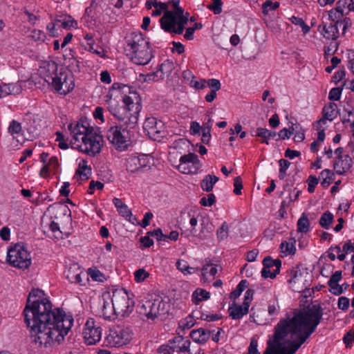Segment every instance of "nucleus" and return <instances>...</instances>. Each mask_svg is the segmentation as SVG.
Instances as JSON below:
<instances>
[{"instance_id": "603ef678", "label": "nucleus", "mask_w": 354, "mask_h": 354, "mask_svg": "<svg viewBox=\"0 0 354 354\" xmlns=\"http://www.w3.org/2000/svg\"><path fill=\"white\" fill-rule=\"evenodd\" d=\"M342 91V88L336 87L333 88L328 94V98L330 100L337 101L339 100Z\"/></svg>"}, {"instance_id": "6ab92c4d", "label": "nucleus", "mask_w": 354, "mask_h": 354, "mask_svg": "<svg viewBox=\"0 0 354 354\" xmlns=\"http://www.w3.org/2000/svg\"><path fill=\"white\" fill-rule=\"evenodd\" d=\"M249 308L246 306H240L236 305L235 302H234L228 309L230 317H232V319H239L243 315H247L248 313Z\"/></svg>"}, {"instance_id": "20e7f679", "label": "nucleus", "mask_w": 354, "mask_h": 354, "mask_svg": "<svg viewBox=\"0 0 354 354\" xmlns=\"http://www.w3.org/2000/svg\"><path fill=\"white\" fill-rule=\"evenodd\" d=\"M127 109H124L121 114L116 118L120 122L118 126L124 132H129L133 136L134 131L137 129L139 113L141 111V104L137 102H133L131 97L124 95L122 100Z\"/></svg>"}, {"instance_id": "4468645a", "label": "nucleus", "mask_w": 354, "mask_h": 354, "mask_svg": "<svg viewBox=\"0 0 354 354\" xmlns=\"http://www.w3.org/2000/svg\"><path fill=\"white\" fill-rule=\"evenodd\" d=\"M163 124L161 121H158L156 118H147L143 124L144 130L147 133L148 136L153 140H156L160 137L162 132Z\"/></svg>"}, {"instance_id": "de8ad7c7", "label": "nucleus", "mask_w": 354, "mask_h": 354, "mask_svg": "<svg viewBox=\"0 0 354 354\" xmlns=\"http://www.w3.org/2000/svg\"><path fill=\"white\" fill-rule=\"evenodd\" d=\"M209 267H211V268L209 270V273L212 276H215L216 274V273L218 272V265L213 264L212 263L208 262L207 261H205V263L203 268L201 269V270L203 271V276H205V272H207V270Z\"/></svg>"}, {"instance_id": "393cba45", "label": "nucleus", "mask_w": 354, "mask_h": 354, "mask_svg": "<svg viewBox=\"0 0 354 354\" xmlns=\"http://www.w3.org/2000/svg\"><path fill=\"white\" fill-rule=\"evenodd\" d=\"M218 177L208 174L201 182V189L207 192H209L213 189L214 185L218 181Z\"/></svg>"}, {"instance_id": "f704fd0d", "label": "nucleus", "mask_w": 354, "mask_h": 354, "mask_svg": "<svg viewBox=\"0 0 354 354\" xmlns=\"http://www.w3.org/2000/svg\"><path fill=\"white\" fill-rule=\"evenodd\" d=\"M333 214L330 212H326L322 215L319 223L322 227L328 229L333 221Z\"/></svg>"}, {"instance_id": "f03ea898", "label": "nucleus", "mask_w": 354, "mask_h": 354, "mask_svg": "<svg viewBox=\"0 0 354 354\" xmlns=\"http://www.w3.org/2000/svg\"><path fill=\"white\" fill-rule=\"evenodd\" d=\"M323 314L319 304H310L295 310L293 317L281 319L275 328L273 340L277 349L285 354H295L316 330Z\"/></svg>"}, {"instance_id": "7c9ffc66", "label": "nucleus", "mask_w": 354, "mask_h": 354, "mask_svg": "<svg viewBox=\"0 0 354 354\" xmlns=\"http://www.w3.org/2000/svg\"><path fill=\"white\" fill-rule=\"evenodd\" d=\"M263 267L266 268H272L275 267V270L277 272H280V268L281 266V261L279 259H277L275 260L272 259L271 257H266L264 258L263 261Z\"/></svg>"}, {"instance_id": "052dcab7", "label": "nucleus", "mask_w": 354, "mask_h": 354, "mask_svg": "<svg viewBox=\"0 0 354 354\" xmlns=\"http://www.w3.org/2000/svg\"><path fill=\"white\" fill-rule=\"evenodd\" d=\"M30 37L35 41H44L46 35L43 31L35 29L31 32Z\"/></svg>"}, {"instance_id": "4be33fe9", "label": "nucleus", "mask_w": 354, "mask_h": 354, "mask_svg": "<svg viewBox=\"0 0 354 354\" xmlns=\"http://www.w3.org/2000/svg\"><path fill=\"white\" fill-rule=\"evenodd\" d=\"M145 166V163L141 162V159L136 156H131L127 159V170L129 172L133 173Z\"/></svg>"}, {"instance_id": "2eb2a0df", "label": "nucleus", "mask_w": 354, "mask_h": 354, "mask_svg": "<svg viewBox=\"0 0 354 354\" xmlns=\"http://www.w3.org/2000/svg\"><path fill=\"white\" fill-rule=\"evenodd\" d=\"M127 55L131 58L132 62L138 65L147 64L152 57L151 51L149 50V45H148V47L141 48L133 53H127Z\"/></svg>"}, {"instance_id": "0e129e2a", "label": "nucleus", "mask_w": 354, "mask_h": 354, "mask_svg": "<svg viewBox=\"0 0 354 354\" xmlns=\"http://www.w3.org/2000/svg\"><path fill=\"white\" fill-rule=\"evenodd\" d=\"M349 299L346 297H340L338 299L337 306L342 310H346L349 307Z\"/></svg>"}, {"instance_id": "79ce46f5", "label": "nucleus", "mask_w": 354, "mask_h": 354, "mask_svg": "<svg viewBox=\"0 0 354 354\" xmlns=\"http://www.w3.org/2000/svg\"><path fill=\"white\" fill-rule=\"evenodd\" d=\"M279 6V2H272L271 1H267L262 5V12L263 15H268L270 10H274Z\"/></svg>"}, {"instance_id": "338daca9", "label": "nucleus", "mask_w": 354, "mask_h": 354, "mask_svg": "<svg viewBox=\"0 0 354 354\" xmlns=\"http://www.w3.org/2000/svg\"><path fill=\"white\" fill-rule=\"evenodd\" d=\"M344 342L346 347H351V344L354 342V332L351 330L347 332L343 338Z\"/></svg>"}, {"instance_id": "09e8293b", "label": "nucleus", "mask_w": 354, "mask_h": 354, "mask_svg": "<svg viewBox=\"0 0 354 354\" xmlns=\"http://www.w3.org/2000/svg\"><path fill=\"white\" fill-rule=\"evenodd\" d=\"M256 136L260 137L262 138L261 142L266 143V145H268V140H269V135H268V129L259 127L256 129Z\"/></svg>"}, {"instance_id": "49530a36", "label": "nucleus", "mask_w": 354, "mask_h": 354, "mask_svg": "<svg viewBox=\"0 0 354 354\" xmlns=\"http://www.w3.org/2000/svg\"><path fill=\"white\" fill-rule=\"evenodd\" d=\"M149 277V273L144 268H140L134 272V279L138 283L144 281Z\"/></svg>"}, {"instance_id": "6e6552de", "label": "nucleus", "mask_w": 354, "mask_h": 354, "mask_svg": "<svg viewBox=\"0 0 354 354\" xmlns=\"http://www.w3.org/2000/svg\"><path fill=\"white\" fill-rule=\"evenodd\" d=\"M133 136L129 132H124L122 129L115 126L111 127L106 133L109 141L117 149L124 150L129 146L131 138Z\"/></svg>"}, {"instance_id": "bb28decb", "label": "nucleus", "mask_w": 354, "mask_h": 354, "mask_svg": "<svg viewBox=\"0 0 354 354\" xmlns=\"http://www.w3.org/2000/svg\"><path fill=\"white\" fill-rule=\"evenodd\" d=\"M106 102L108 104V110L115 118H117L118 115H122V111L127 109L126 104L123 106H120L115 100L110 99L107 100Z\"/></svg>"}, {"instance_id": "5701e85b", "label": "nucleus", "mask_w": 354, "mask_h": 354, "mask_svg": "<svg viewBox=\"0 0 354 354\" xmlns=\"http://www.w3.org/2000/svg\"><path fill=\"white\" fill-rule=\"evenodd\" d=\"M151 313H153L151 316V319H154L158 315L165 314L167 312L165 311L166 303L162 300H151Z\"/></svg>"}, {"instance_id": "aec40b11", "label": "nucleus", "mask_w": 354, "mask_h": 354, "mask_svg": "<svg viewBox=\"0 0 354 354\" xmlns=\"http://www.w3.org/2000/svg\"><path fill=\"white\" fill-rule=\"evenodd\" d=\"M338 25L330 23L328 26L323 25V35L327 39L336 40L339 36Z\"/></svg>"}, {"instance_id": "a19ab883", "label": "nucleus", "mask_w": 354, "mask_h": 354, "mask_svg": "<svg viewBox=\"0 0 354 354\" xmlns=\"http://www.w3.org/2000/svg\"><path fill=\"white\" fill-rule=\"evenodd\" d=\"M177 268L180 270L184 274H192L191 270H197L198 268H194L189 266L187 263L184 260H178L176 262Z\"/></svg>"}, {"instance_id": "4d7b16f0", "label": "nucleus", "mask_w": 354, "mask_h": 354, "mask_svg": "<svg viewBox=\"0 0 354 354\" xmlns=\"http://www.w3.org/2000/svg\"><path fill=\"white\" fill-rule=\"evenodd\" d=\"M279 273L275 270H272L271 268H266V267H263L261 270V276L265 279L268 277L274 279Z\"/></svg>"}, {"instance_id": "f3484780", "label": "nucleus", "mask_w": 354, "mask_h": 354, "mask_svg": "<svg viewBox=\"0 0 354 354\" xmlns=\"http://www.w3.org/2000/svg\"><path fill=\"white\" fill-rule=\"evenodd\" d=\"M57 64L55 62H49L44 63L41 68V73L44 75L45 81L48 84L50 83L52 79L57 73Z\"/></svg>"}, {"instance_id": "b1692460", "label": "nucleus", "mask_w": 354, "mask_h": 354, "mask_svg": "<svg viewBox=\"0 0 354 354\" xmlns=\"http://www.w3.org/2000/svg\"><path fill=\"white\" fill-rule=\"evenodd\" d=\"M82 277L88 280V277L83 271L80 270V268H77V272L75 270L70 268L68 271L67 279L72 283H77L81 285H84Z\"/></svg>"}, {"instance_id": "774afa93", "label": "nucleus", "mask_w": 354, "mask_h": 354, "mask_svg": "<svg viewBox=\"0 0 354 354\" xmlns=\"http://www.w3.org/2000/svg\"><path fill=\"white\" fill-rule=\"evenodd\" d=\"M329 291L334 295H340L343 293L342 286L338 283L328 285Z\"/></svg>"}, {"instance_id": "473e14b6", "label": "nucleus", "mask_w": 354, "mask_h": 354, "mask_svg": "<svg viewBox=\"0 0 354 354\" xmlns=\"http://www.w3.org/2000/svg\"><path fill=\"white\" fill-rule=\"evenodd\" d=\"M209 298V292L201 288L196 289L192 294V301L197 304L202 300H205Z\"/></svg>"}, {"instance_id": "5fc2aeb1", "label": "nucleus", "mask_w": 354, "mask_h": 354, "mask_svg": "<svg viewBox=\"0 0 354 354\" xmlns=\"http://www.w3.org/2000/svg\"><path fill=\"white\" fill-rule=\"evenodd\" d=\"M318 183H319L318 178L315 176L310 175L308 178V191L310 193L314 192L315 187L318 184Z\"/></svg>"}, {"instance_id": "3c124183", "label": "nucleus", "mask_w": 354, "mask_h": 354, "mask_svg": "<svg viewBox=\"0 0 354 354\" xmlns=\"http://www.w3.org/2000/svg\"><path fill=\"white\" fill-rule=\"evenodd\" d=\"M168 12L171 13V16L174 18V21H176V19H178L180 16H183L184 15V9L179 6L174 8V10H166L165 12H164L163 16H166Z\"/></svg>"}, {"instance_id": "dca6fc26", "label": "nucleus", "mask_w": 354, "mask_h": 354, "mask_svg": "<svg viewBox=\"0 0 354 354\" xmlns=\"http://www.w3.org/2000/svg\"><path fill=\"white\" fill-rule=\"evenodd\" d=\"M352 162L351 158L348 155H345L342 158L334 161L333 167L337 174L343 175L351 169Z\"/></svg>"}, {"instance_id": "f8f14e48", "label": "nucleus", "mask_w": 354, "mask_h": 354, "mask_svg": "<svg viewBox=\"0 0 354 354\" xmlns=\"http://www.w3.org/2000/svg\"><path fill=\"white\" fill-rule=\"evenodd\" d=\"M149 42L146 41L141 33L133 32L127 40V46L125 51L129 53L148 47Z\"/></svg>"}, {"instance_id": "2f4dec72", "label": "nucleus", "mask_w": 354, "mask_h": 354, "mask_svg": "<svg viewBox=\"0 0 354 354\" xmlns=\"http://www.w3.org/2000/svg\"><path fill=\"white\" fill-rule=\"evenodd\" d=\"M297 231L306 233L309 231L310 222L305 213H303L297 221Z\"/></svg>"}, {"instance_id": "680f3d73", "label": "nucleus", "mask_w": 354, "mask_h": 354, "mask_svg": "<svg viewBox=\"0 0 354 354\" xmlns=\"http://www.w3.org/2000/svg\"><path fill=\"white\" fill-rule=\"evenodd\" d=\"M234 193L236 195L241 194V189H243L242 180L240 176H237L234 180Z\"/></svg>"}, {"instance_id": "a211bd4d", "label": "nucleus", "mask_w": 354, "mask_h": 354, "mask_svg": "<svg viewBox=\"0 0 354 354\" xmlns=\"http://www.w3.org/2000/svg\"><path fill=\"white\" fill-rule=\"evenodd\" d=\"M102 311L104 319H115L116 315H118L111 299V301H104Z\"/></svg>"}, {"instance_id": "9b49d317", "label": "nucleus", "mask_w": 354, "mask_h": 354, "mask_svg": "<svg viewBox=\"0 0 354 354\" xmlns=\"http://www.w3.org/2000/svg\"><path fill=\"white\" fill-rule=\"evenodd\" d=\"M83 335L88 345H93L100 340L102 329L99 326H95L94 320L91 319L85 324Z\"/></svg>"}, {"instance_id": "72a5a7b5", "label": "nucleus", "mask_w": 354, "mask_h": 354, "mask_svg": "<svg viewBox=\"0 0 354 354\" xmlns=\"http://www.w3.org/2000/svg\"><path fill=\"white\" fill-rule=\"evenodd\" d=\"M174 64L172 62L169 60L165 61L161 65L159 66V68L157 71H160L159 75H161L162 79L164 78L165 75H169L174 70Z\"/></svg>"}, {"instance_id": "1a4fd4ad", "label": "nucleus", "mask_w": 354, "mask_h": 354, "mask_svg": "<svg viewBox=\"0 0 354 354\" xmlns=\"http://www.w3.org/2000/svg\"><path fill=\"white\" fill-rule=\"evenodd\" d=\"M106 339L111 346L120 347L130 342L131 333L128 328L118 326L110 329Z\"/></svg>"}, {"instance_id": "cd10ccee", "label": "nucleus", "mask_w": 354, "mask_h": 354, "mask_svg": "<svg viewBox=\"0 0 354 354\" xmlns=\"http://www.w3.org/2000/svg\"><path fill=\"white\" fill-rule=\"evenodd\" d=\"M3 94L4 97L9 95H19L22 91L19 83L4 84Z\"/></svg>"}, {"instance_id": "8fccbe9b", "label": "nucleus", "mask_w": 354, "mask_h": 354, "mask_svg": "<svg viewBox=\"0 0 354 354\" xmlns=\"http://www.w3.org/2000/svg\"><path fill=\"white\" fill-rule=\"evenodd\" d=\"M216 201V197L214 194H209L207 196L201 198L200 204L203 206L211 207Z\"/></svg>"}, {"instance_id": "c85d7f7f", "label": "nucleus", "mask_w": 354, "mask_h": 354, "mask_svg": "<svg viewBox=\"0 0 354 354\" xmlns=\"http://www.w3.org/2000/svg\"><path fill=\"white\" fill-rule=\"evenodd\" d=\"M295 242V238L290 239L289 241H283L280 245L281 252L286 254H294L296 252Z\"/></svg>"}, {"instance_id": "0eeeda50", "label": "nucleus", "mask_w": 354, "mask_h": 354, "mask_svg": "<svg viewBox=\"0 0 354 354\" xmlns=\"http://www.w3.org/2000/svg\"><path fill=\"white\" fill-rule=\"evenodd\" d=\"M111 299L118 315L124 317L132 311L133 301L130 299L127 292L124 290L113 291Z\"/></svg>"}, {"instance_id": "e433bc0d", "label": "nucleus", "mask_w": 354, "mask_h": 354, "mask_svg": "<svg viewBox=\"0 0 354 354\" xmlns=\"http://www.w3.org/2000/svg\"><path fill=\"white\" fill-rule=\"evenodd\" d=\"M57 24H60V26L64 29H69L71 27H76L77 23L72 19L71 16L66 17L63 20H56Z\"/></svg>"}, {"instance_id": "a18cd8bd", "label": "nucleus", "mask_w": 354, "mask_h": 354, "mask_svg": "<svg viewBox=\"0 0 354 354\" xmlns=\"http://www.w3.org/2000/svg\"><path fill=\"white\" fill-rule=\"evenodd\" d=\"M290 21L292 24L301 26L304 34L310 31V27L305 24L304 21L301 18L292 16L290 18Z\"/></svg>"}, {"instance_id": "13d9d810", "label": "nucleus", "mask_w": 354, "mask_h": 354, "mask_svg": "<svg viewBox=\"0 0 354 354\" xmlns=\"http://www.w3.org/2000/svg\"><path fill=\"white\" fill-rule=\"evenodd\" d=\"M254 290L252 289H248L245 293L243 306L250 307V303L252 301Z\"/></svg>"}, {"instance_id": "7ed1b4c3", "label": "nucleus", "mask_w": 354, "mask_h": 354, "mask_svg": "<svg viewBox=\"0 0 354 354\" xmlns=\"http://www.w3.org/2000/svg\"><path fill=\"white\" fill-rule=\"evenodd\" d=\"M68 128L71 133L73 134V140H71L73 145L79 141V136H82V143L77 146L79 151L91 156H94L100 152L102 137L97 133L93 127L89 126V123L86 120L81 119L75 126L71 123L68 124Z\"/></svg>"}, {"instance_id": "69168bd1", "label": "nucleus", "mask_w": 354, "mask_h": 354, "mask_svg": "<svg viewBox=\"0 0 354 354\" xmlns=\"http://www.w3.org/2000/svg\"><path fill=\"white\" fill-rule=\"evenodd\" d=\"M159 6L158 8H156V9L152 12L151 15L152 16H159L161 15L162 12L164 11L165 12L168 9V3L159 2Z\"/></svg>"}, {"instance_id": "58836bf2", "label": "nucleus", "mask_w": 354, "mask_h": 354, "mask_svg": "<svg viewBox=\"0 0 354 354\" xmlns=\"http://www.w3.org/2000/svg\"><path fill=\"white\" fill-rule=\"evenodd\" d=\"M180 162L182 164L192 162L194 165H198L200 163V160H198L197 155L194 153H189L182 156L180 158Z\"/></svg>"}, {"instance_id": "e2e57ef3", "label": "nucleus", "mask_w": 354, "mask_h": 354, "mask_svg": "<svg viewBox=\"0 0 354 354\" xmlns=\"http://www.w3.org/2000/svg\"><path fill=\"white\" fill-rule=\"evenodd\" d=\"M159 73H160L159 71H156L153 73H149L145 76L143 81L144 82L158 81L159 80L162 79V76H161V75H159Z\"/></svg>"}, {"instance_id": "423d86ee", "label": "nucleus", "mask_w": 354, "mask_h": 354, "mask_svg": "<svg viewBox=\"0 0 354 354\" xmlns=\"http://www.w3.org/2000/svg\"><path fill=\"white\" fill-rule=\"evenodd\" d=\"M50 83L57 92L63 95L70 93L75 86L73 76L63 68L59 73L55 74Z\"/></svg>"}, {"instance_id": "412c9836", "label": "nucleus", "mask_w": 354, "mask_h": 354, "mask_svg": "<svg viewBox=\"0 0 354 354\" xmlns=\"http://www.w3.org/2000/svg\"><path fill=\"white\" fill-rule=\"evenodd\" d=\"M210 335V330L201 328L198 330H193L190 333V337L194 342L203 344L209 339Z\"/></svg>"}, {"instance_id": "a878e982", "label": "nucleus", "mask_w": 354, "mask_h": 354, "mask_svg": "<svg viewBox=\"0 0 354 354\" xmlns=\"http://www.w3.org/2000/svg\"><path fill=\"white\" fill-rule=\"evenodd\" d=\"M337 109V105L334 102H330L326 105L322 109V115L327 118L328 120L332 121L336 118L338 111H335Z\"/></svg>"}, {"instance_id": "9d476101", "label": "nucleus", "mask_w": 354, "mask_h": 354, "mask_svg": "<svg viewBox=\"0 0 354 354\" xmlns=\"http://www.w3.org/2000/svg\"><path fill=\"white\" fill-rule=\"evenodd\" d=\"M290 278L288 283L291 285L292 290L302 292L305 290L309 291L310 276L308 272L302 273L299 267L293 268L290 270Z\"/></svg>"}, {"instance_id": "bf43d9fd", "label": "nucleus", "mask_w": 354, "mask_h": 354, "mask_svg": "<svg viewBox=\"0 0 354 354\" xmlns=\"http://www.w3.org/2000/svg\"><path fill=\"white\" fill-rule=\"evenodd\" d=\"M257 346V339L255 337H252L250 340L248 354H260V353L258 351Z\"/></svg>"}, {"instance_id": "c756f323", "label": "nucleus", "mask_w": 354, "mask_h": 354, "mask_svg": "<svg viewBox=\"0 0 354 354\" xmlns=\"http://www.w3.org/2000/svg\"><path fill=\"white\" fill-rule=\"evenodd\" d=\"M320 176L323 178L322 181L321 182V185L324 188L328 187L335 179L334 173L331 170L327 169H324L320 173Z\"/></svg>"}, {"instance_id": "6e6d98bb", "label": "nucleus", "mask_w": 354, "mask_h": 354, "mask_svg": "<svg viewBox=\"0 0 354 354\" xmlns=\"http://www.w3.org/2000/svg\"><path fill=\"white\" fill-rule=\"evenodd\" d=\"M21 131V125L16 120H12L8 127V131L11 134L19 133Z\"/></svg>"}, {"instance_id": "f257e3e1", "label": "nucleus", "mask_w": 354, "mask_h": 354, "mask_svg": "<svg viewBox=\"0 0 354 354\" xmlns=\"http://www.w3.org/2000/svg\"><path fill=\"white\" fill-rule=\"evenodd\" d=\"M24 322L30 329L32 342L39 347H50L64 340L73 325L72 316L59 308L53 309L44 292L33 289L24 309Z\"/></svg>"}, {"instance_id": "c03bdc74", "label": "nucleus", "mask_w": 354, "mask_h": 354, "mask_svg": "<svg viewBox=\"0 0 354 354\" xmlns=\"http://www.w3.org/2000/svg\"><path fill=\"white\" fill-rule=\"evenodd\" d=\"M195 324V319L191 315H188L185 319L181 320L179 322V326L183 330L189 329L193 327Z\"/></svg>"}, {"instance_id": "4c0bfd02", "label": "nucleus", "mask_w": 354, "mask_h": 354, "mask_svg": "<svg viewBox=\"0 0 354 354\" xmlns=\"http://www.w3.org/2000/svg\"><path fill=\"white\" fill-rule=\"evenodd\" d=\"M151 300L145 301L139 307V313L141 315H144L147 317V319H151V316L153 314L151 313Z\"/></svg>"}, {"instance_id": "c9c22d12", "label": "nucleus", "mask_w": 354, "mask_h": 354, "mask_svg": "<svg viewBox=\"0 0 354 354\" xmlns=\"http://www.w3.org/2000/svg\"><path fill=\"white\" fill-rule=\"evenodd\" d=\"M229 226L227 222H223L216 231V237L218 241H223L228 236Z\"/></svg>"}, {"instance_id": "ea45409f", "label": "nucleus", "mask_w": 354, "mask_h": 354, "mask_svg": "<svg viewBox=\"0 0 354 354\" xmlns=\"http://www.w3.org/2000/svg\"><path fill=\"white\" fill-rule=\"evenodd\" d=\"M328 19L331 21V23H335L336 24H339L341 22V19L344 16V13H340L337 11V10L333 8L328 12Z\"/></svg>"}, {"instance_id": "ddd939ff", "label": "nucleus", "mask_w": 354, "mask_h": 354, "mask_svg": "<svg viewBox=\"0 0 354 354\" xmlns=\"http://www.w3.org/2000/svg\"><path fill=\"white\" fill-rule=\"evenodd\" d=\"M160 23L161 28L165 31L178 35H181L183 32L185 26L174 21L171 13L170 12H168L166 16H162L160 19Z\"/></svg>"}, {"instance_id": "39448f33", "label": "nucleus", "mask_w": 354, "mask_h": 354, "mask_svg": "<svg viewBox=\"0 0 354 354\" xmlns=\"http://www.w3.org/2000/svg\"><path fill=\"white\" fill-rule=\"evenodd\" d=\"M7 261L14 267L26 269L31 264V258L23 243H17L11 248L7 255Z\"/></svg>"}, {"instance_id": "37998d69", "label": "nucleus", "mask_w": 354, "mask_h": 354, "mask_svg": "<svg viewBox=\"0 0 354 354\" xmlns=\"http://www.w3.org/2000/svg\"><path fill=\"white\" fill-rule=\"evenodd\" d=\"M88 274L91 276V277L96 281L102 282L106 279L104 275L95 268H89L88 270Z\"/></svg>"}, {"instance_id": "864d4df0", "label": "nucleus", "mask_w": 354, "mask_h": 354, "mask_svg": "<svg viewBox=\"0 0 354 354\" xmlns=\"http://www.w3.org/2000/svg\"><path fill=\"white\" fill-rule=\"evenodd\" d=\"M148 235L156 237L157 241H165L167 239V235L164 234L160 228L156 229L153 231H150Z\"/></svg>"}]
</instances>
